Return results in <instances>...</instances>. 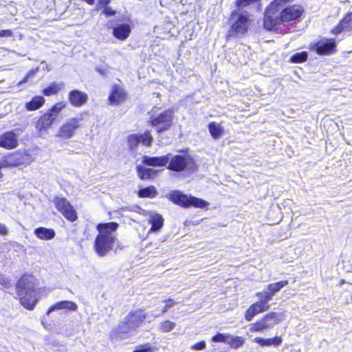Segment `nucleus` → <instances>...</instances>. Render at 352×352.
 Instances as JSON below:
<instances>
[{
	"instance_id": "29",
	"label": "nucleus",
	"mask_w": 352,
	"mask_h": 352,
	"mask_svg": "<svg viewBox=\"0 0 352 352\" xmlns=\"http://www.w3.org/2000/svg\"><path fill=\"white\" fill-rule=\"evenodd\" d=\"M146 318V314L142 313V311H140L139 314H138V311H131L128 314L126 318L129 322H131L135 327H138L145 320Z\"/></svg>"
},
{
	"instance_id": "5",
	"label": "nucleus",
	"mask_w": 352,
	"mask_h": 352,
	"mask_svg": "<svg viewBox=\"0 0 352 352\" xmlns=\"http://www.w3.org/2000/svg\"><path fill=\"white\" fill-rule=\"evenodd\" d=\"M228 20L232 23L226 34L228 40L246 34L252 23L248 12H242L238 10H234L230 13Z\"/></svg>"
},
{
	"instance_id": "32",
	"label": "nucleus",
	"mask_w": 352,
	"mask_h": 352,
	"mask_svg": "<svg viewBox=\"0 0 352 352\" xmlns=\"http://www.w3.org/2000/svg\"><path fill=\"white\" fill-rule=\"evenodd\" d=\"M245 343V339L241 336H233L230 334L228 345L234 349H237L242 346Z\"/></svg>"
},
{
	"instance_id": "25",
	"label": "nucleus",
	"mask_w": 352,
	"mask_h": 352,
	"mask_svg": "<svg viewBox=\"0 0 352 352\" xmlns=\"http://www.w3.org/2000/svg\"><path fill=\"white\" fill-rule=\"evenodd\" d=\"M64 83L63 82H52L47 87L41 90L43 96L50 97L58 94L64 89Z\"/></svg>"
},
{
	"instance_id": "21",
	"label": "nucleus",
	"mask_w": 352,
	"mask_h": 352,
	"mask_svg": "<svg viewBox=\"0 0 352 352\" xmlns=\"http://www.w3.org/2000/svg\"><path fill=\"white\" fill-rule=\"evenodd\" d=\"M169 156L170 153L160 157L144 155L142 158V162L144 165L148 166H165L169 161Z\"/></svg>"
},
{
	"instance_id": "34",
	"label": "nucleus",
	"mask_w": 352,
	"mask_h": 352,
	"mask_svg": "<svg viewBox=\"0 0 352 352\" xmlns=\"http://www.w3.org/2000/svg\"><path fill=\"white\" fill-rule=\"evenodd\" d=\"M57 307L58 309H67L69 311H75L78 309L77 305L69 300H62L57 302Z\"/></svg>"
},
{
	"instance_id": "31",
	"label": "nucleus",
	"mask_w": 352,
	"mask_h": 352,
	"mask_svg": "<svg viewBox=\"0 0 352 352\" xmlns=\"http://www.w3.org/2000/svg\"><path fill=\"white\" fill-rule=\"evenodd\" d=\"M137 195L140 198H154L157 196V192L154 186H148L139 189Z\"/></svg>"
},
{
	"instance_id": "36",
	"label": "nucleus",
	"mask_w": 352,
	"mask_h": 352,
	"mask_svg": "<svg viewBox=\"0 0 352 352\" xmlns=\"http://www.w3.org/2000/svg\"><path fill=\"white\" fill-rule=\"evenodd\" d=\"M175 327V324L170 320H164L160 324V329L162 332H169Z\"/></svg>"
},
{
	"instance_id": "30",
	"label": "nucleus",
	"mask_w": 352,
	"mask_h": 352,
	"mask_svg": "<svg viewBox=\"0 0 352 352\" xmlns=\"http://www.w3.org/2000/svg\"><path fill=\"white\" fill-rule=\"evenodd\" d=\"M209 133L214 140L220 138L224 133V129L221 124L216 122H210L208 124Z\"/></svg>"
},
{
	"instance_id": "24",
	"label": "nucleus",
	"mask_w": 352,
	"mask_h": 352,
	"mask_svg": "<svg viewBox=\"0 0 352 352\" xmlns=\"http://www.w3.org/2000/svg\"><path fill=\"white\" fill-rule=\"evenodd\" d=\"M254 341L261 346H279L283 342L281 336H275L273 338H263L261 337H256Z\"/></svg>"
},
{
	"instance_id": "35",
	"label": "nucleus",
	"mask_w": 352,
	"mask_h": 352,
	"mask_svg": "<svg viewBox=\"0 0 352 352\" xmlns=\"http://www.w3.org/2000/svg\"><path fill=\"white\" fill-rule=\"evenodd\" d=\"M230 333H217L211 338L213 342H223L228 344Z\"/></svg>"
},
{
	"instance_id": "37",
	"label": "nucleus",
	"mask_w": 352,
	"mask_h": 352,
	"mask_svg": "<svg viewBox=\"0 0 352 352\" xmlns=\"http://www.w3.org/2000/svg\"><path fill=\"white\" fill-rule=\"evenodd\" d=\"M153 349L149 343L139 345L133 352H153Z\"/></svg>"
},
{
	"instance_id": "15",
	"label": "nucleus",
	"mask_w": 352,
	"mask_h": 352,
	"mask_svg": "<svg viewBox=\"0 0 352 352\" xmlns=\"http://www.w3.org/2000/svg\"><path fill=\"white\" fill-rule=\"evenodd\" d=\"M128 99V93L125 88L119 84H113L108 96L110 105L118 106L124 103Z\"/></svg>"
},
{
	"instance_id": "20",
	"label": "nucleus",
	"mask_w": 352,
	"mask_h": 352,
	"mask_svg": "<svg viewBox=\"0 0 352 352\" xmlns=\"http://www.w3.org/2000/svg\"><path fill=\"white\" fill-rule=\"evenodd\" d=\"M352 30V12H347L339 23L331 30V33L338 35L342 32Z\"/></svg>"
},
{
	"instance_id": "19",
	"label": "nucleus",
	"mask_w": 352,
	"mask_h": 352,
	"mask_svg": "<svg viewBox=\"0 0 352 352\" xmlns=\"http://www.w3.org/2000/svg\"><path fill=\"white\" fill-rule=\"evenodd\" d=\"M19 145L17 135L13 131H8L0 135V147L12 150Z\"/></svg>"
},
{
	"instance_id": "8",
	"label": "nucleus",
	"mask_w": 352,
	"mask_h": 352,
	"mask_svg": "<svg viewBox=\"0 0 352 352\" xmlns=\"http://www.w3.org/2000/svg\"><path fill=\"white\" fill-rule=\"evenodd\" d=\"M88 115V112L81 111L77 116L67 119L58 128L56 137L63 140L72 138L75 135L78 129L82 126V122L84 120V117Z\"/></svg>"
},
{
	"instance_id": "18",
	"label": "nucleus",
	"mask_w": 352,
	"mask_h": 352,
	"mask_svg": "<svg viewBox=\"0 0 352 352\" xmlns=\"http://www.w3.org/2000/svg\"><path fill=\"white\" fill-rule=\"evenodd\" d=\"M68 100L70 104L74 107L84 106L88 101V95L79 89H72L67 94Z\"/></svg>"
},
{
	"instance_id": "2",
	"label": "nucleus",
	"mask_w": 352,
	"mask_h": 352,
	"mask_svg": "<svg viewBox=\"0 0 352 352\" xmlns=\"http://www.w3.org/2000/svg\"><path fill=\"white\" fill-rule=\"evenodd\" d=\"M119 228V223L117 222L99 223L96 228L98 234L94 241L93 248L99 257L107 256L111 251L113 250L115 244L116 248L114 250L115 253L118 250H123L124 246L119 243L116 236L113 234Z\"/></svg>"
},
{
	"instance_id": "1",
	"label": "nucleus",
	"mask_w": 352,
	"mask_h": 352,
	"mask_svg": "<svg viewBox=\"0 0 352 352\" xmlns=\"http://www.w3.org/2000/svg\"><path fill=\"white\" fill-rule=\"evenodd\" d=\"M294 0H272L265 8L263 27L270 32L286 34L285 24L300 21L305 14L300 3H292Z\"/></svg>"
},
{
	"instance_id": "40",
	"label": "nucleus",
	"mask_w": 352,
	"mask_h": 352,
	"mask_svg": "<svg viewBox=\"0 0 352 352\" xmlns=\"http://www.w3.org/2000/svg\"><path fill=\"white\" fill-rule=\"evenodd\" d=\"M34 71L32 69L30 70L26 75L17 83V85L20 86L28 82L30 77L33 74Z\"/></svg>"
},
{
	"instance_id": "23",
	"label": "nucleus",
	"mask_w": 352,
	"mask_h": 352,
	"mask_svg": "<svg viewBox=\"0 0 352 352\" xmlns=\"http://www.w3.org/2000/svg\"><path fill=\"white\" fill-rule=\"evenodd\" d=\"M131 32V27L129 24H120L113 28V35L117 39L120 41L126 40L130 35Z\"/></svg>"
},
{
	"instance_id": "4",
	"label": "nucleus",
	"mask_w": 352,
	"mask_h": 352,
	"mask_svg": "<svg viewBox=\"0 0 352 352\" xmlns=\"http://www.w3.org/2000/svg\"><path fill=\"white\" fill-rule=\"evenodd\" d=\"M66 107L67 103L65 101H58L42 113L34 122V126L37 132L40 134L47 133L58 121L61 112Z\"/></svg>"
},
{
	"instance_id": "28",
	"label": "nucleus",
	"mask_w": 352,
	"mask_h": 352,
	"mask_svg": "<svg viewBox=\"0 0 352 352\" xmlns=\"http://www.w3.org/2000/svg\"><path fill=\"white\" fill-rule=\"evenodd\" d=\"M148 223L151 225L149 232H157L162 229L164 226V219L159 214H153L148 220Z\"/></svg>"
},
{
	"instance_id": "44",
	"label": "nucleus",
	"mask_w": 352,
	"mask_h": 352,
	"mask_svg": "<svg viewBox=\"0 0 352 352\" xmlns=\"http://www.w3.org/2000/svg\"><path fill=\"white\" fill-rule=\"evenodd\" d=\"M56 309H58V307H57V302H56L55 304H54L52 306H50L49 307V309H47L46 314H49L50 313H51L52 311H54Z\"/></svg>"
},
{
	"instance_id": "38",
	"label": "nucleus",
	"mask_w": 352,
	"mask_h": 352,
	"mask_svg": "<svg viewBox=\"0 0 352 352\" xmlns=\"http://www.w3.org/2000/svg\"><path fill=\"white\" fill-rule=\"evenodd\" d=\"M163 302H164L165 305L163 307L162 313H166L170 307L174 306L176 304V302L172 298L166 299Z\"/></svg>"
},
{
	"instance_id": "39",
	"label": "nucleus",
	"mask_w": 352,
	"mask_h": 352,
	"mask_svg": "<svg viewBox=\"0 0 352 352\" xmlns=\"http://www.w3.org/2000/svg\"><path fill=\"white\" fill-rule=\"evenodd\" d=\"M206 346V344L205 341H200L192 345L191 349L196 351H200L204 349Z\"/></svg>"
},
{
	"instance_id": "43",
	"label": "nucleus",
	"mask_w": 352,
	"mask_h": 352,
	"mask_svg": "<svg viewBox=\"0 0 352 352\" xmlns=\"http://www.w3.org/2000/svg\"><path fill=\"white\" fill-rule=\"evenodd\" d=\"M8 233L6 226L2 223H0V234L6 235Z\"/></svg>"
},
{
	"instance_id": "10",
	"label": "nucleus",
	"mask_w": 352,
	"mask_h": 352,
	"mask_svg": "<svg viewBox=\"0 0 352 352\" xmlns=\"http://www.w3.org/2000/svg\"><path fill=\"white\" fill-rule=\"evenodd\" d=\"M173 120V110L168 109L160 113L156 116L151 117L148 122L151 126L156 127V133L160 134L172 128Z\"/></svg>"
},
{
	"instance_id": "33",
	"label": "nucleus",
	"mask_w": 352,
	"mask_h": 352,
	"mask_svg": "<svg viewBox=\"0 0 352 352\" xmlns=\"http://www.w3.org/2000/svg\"><path fill=\"white\" fill-rule=\"evenodd\" d=\"M308 59L307 52L305 51L297 52L293 54L289 59V62L292 63H305Z\"/></svg>"
},
{
	"instance_id": "17",
	"label": "nucleus",
	"mask_w": 352,
	"mask_h": 352,
	"mask_svg": "<svg viewBox=\"0 0 352 352\" xmlns=\"http://www.w3.org/2000/svg\"><path fill=\"white\" fill-rule=\"evenodd\" d=\"M287 280H280L276 283H270L267 285V291L258 292L256 294L257 298H262L267 302L272 299V297L282 288L287 285Z\"/></svg>"
},
{
	"instance_id": "22",
	"label": "nucleus",
	"mask_w": 352,
	"mask_h": 352,
	"mask_svg": "<svg viewBox=\"0 0 352 352\" xmlns=\"http://www.w3.org/2000/svg\"><path fill=\"white\" fill-rule=\"evenodd\" d=\"M136 171L138 178L142 181L152 180L155 179L160 173V170L157 169L144 167L140 165L136 166Z\"/></svg>"
},
{
	"instance_id": "27",
	"label": "nucleus",
	"mask_w": 352,
	"mask_h": 352,
	"mask_svg": "<svg viewBox=\"0 0 352 352\" xmlns=\"http://www.w3.org/2000/svg\"><path fill=\"white\" fill-rule=\"evenodd\" d=\"M45 99L43 96H35L25 104V108L29 111H34L41 109L45 104Z\"/></svg>"
},
{
	"instance_id": "3",
	"label": "nucleus",
	"mask_w": 352,
	"mask_h": 352,
	"mask_svg": "<svg viewBox=\"0 0 352 352\" xmlns=\"http://www.w3.org/2000/svg\"><path fill=\"white\" fill-rule=\"evenodd\" d=\"M37 283L38 279L32 273H24L15 285L16 294L20 303L30 311L34 309L38 301V298L36 296Z\"/></svg>"
},
{
	"instance_id": "6",
	"label": "nucleus",
	"mask_w": 352,
	"mask_h": 352,
	"mask_svg": "<svg viewBox=\"0 0 352 352\" xmlns=\"http://www.w3.org/2000/svg\"><path fill=\"white\" fill-rule=\"evenodd\" d=\"M166 168L173 172H185L191 174L198 170V165L195 159L189 154H176L175 155L170 154Z\"/></svg>"
},
{
	"instance_id": "9",
	"label": "nucleus",
	"mask_w": 352,
	"mask_h": 352,
	"mask_svg": "<svg viewBox=\"0 0 352 352\" xmlns=\"http://www.w3.org/2000/svg\"><path fill=\"white\" fill-rule=\"evenodd\" d=\"M283 320V316L280 313L270 311L260 319L252 323L249 328L251 333L263 332L272 329L274 326L279 324Z\"/></svg>"
},
{
	"instance_id": "11",
	"label": "nucleus",
	"mask_w": 352,
	"mask_h": 352,
	"mask_svg": "<svg viewBox=\"0 0 352 352\" xmlns=\"http://www.w3.org/2000/svg\"><path fill=\"white\" fill-rule=\"evenodd\" d=\"M30 155L27 151L19 149L4 155L1 158L2 166L6 168H15L29 162Z\"/></svg>"
},
{
	"instance_id": "12",
	"label": "nucleus",
	"mask_w": 352,
	"mask_h": 352,
	"mask_svg": "<svg viewBox=\"0 0 352 352\" xmlns=\"http://www.w3.org/2000/svg\"><path fill=\"white\" fill-rule=\"evenodd\" d=\"M154 142L151 129H146L142 133H131L126 137V143L130 151H135L139 145L150 147Z\"/></svg>"
},
{
	"instance_id": "13",
	"label": "nucleus",
	"mask_w": 352,
	"mask_h": 352,
	"mask_svg": "<svg viewBox=\"0 0 352 352\" xmlns=\"http://www.w3.org/2000/svg\"><path fill=\"white\" fill-rule=\"evenodd\" d=\"M53 202L56 210L68 221L74 222L78 219V213L75 208L67 198L55 196Z\"/></svg>"
},
{
	"instance_id": "42",
	"label": "nucleus",
	"mask_w": 352,
	"mask_h": 352,
	"mask_svg": "<svg viewBox=\"0 0 352 352\" xmlns=\"http://www.w3.org/2000/svg\"><path fill=\"white\" fill-rule=\"evenodd\" d=\"M103 13L106 16H114L116 12L111 8L107 7L104 9Z\"/></svg>"
},
{
	"instance_id": "41",
	"label": "nucleus",
	"mask_w": 352,
	"mask_h": 352,
	"mask_svg": "<svg viewBox=\"0 0 352 352\" xmlns=\"http://www.w3.org/2000/svg\"><path fill=\"white\" fill-rule=\"evenodd\" d=\"M13 36V32L11 30H0V37H11Z\"/></svg>"
},
{
	"instance_id": "7",
	"label": "nucleus",
	"mask_w": 352,
	"mask_h": 352,
	"mask_svg": "<svg viewBox=\"0 0 352 352\" xmlns=\"http://www.w3.org/2000/svg\"><path fill=\"white\" fill-rule=\"evenodd\" d=\"M166 197L174 204L184 208H205L209 205V203L203 199L184 194L179 190L170 192Z\"/></svg>"
},
{
	"instance_id": "16",
	"label": "nucleus",
	"mask_w": 352,
	"mask_h": 352,
	"mask_svg": "<svg viewBox=\"0 0 352 352\" xmlns=\"http://www.w3.org/2000/svg\"><path fill=\"white\" fill-rule=\"evenodd\" d=\"M258 301L251 305L245 311L244 318L246 321H251L253 318L270 309V305L267 301H265L262 298H258Z\"/></svg>"
},
{
	"instance_id": "26",
	"label": "nucleus",
	"mask_w": 352,
	"mask_h": 352,
	"mask_svg": "<svg viewBox=\"0 0 352 352\" xmlns=\"http://www.w3.org/2000/svg\"><path fill=\"white\" fill-rule=\"evenodd\" d=\"M36 236L43 241H48L54 239L56 235V232L52 228H47L45 227H38L34 231Z\"/></svg>"
},
{
	"instance_id": "14",
	"label": "nucleus",
	"mask_w": 352,
	"mask_h": 352,
	"mask_svg": "<svg viewBox=\"0 0 352 352\" xmlns=\"http://www.w3.org/2000/svg\"><path fill=\"white\" fill-rule=\"evenodd\" d=\"M309 49L319 56H330L336 52L337 44L334 38H324L310 45Z\"/></svg>"
},
{
	"instance_id": "45",
	"label": "nucleus",
	"mask_w": 352,
	"mask_h": 352,
	"mask_svg": "<svg viewBox=\"0 0 352 352\" xmlns=\"http://www.w3.org/2000/svg\"><path fill=\"white\" fill-rule=\"evenodd\" d=\"M1 168H4L2 166V162L1 161L0 162V179L3 177V174L1 173Z\"/></svg>"
}]
</instances>
